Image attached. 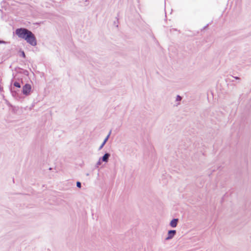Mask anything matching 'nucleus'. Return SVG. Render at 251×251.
Wrapping results in <instances>:
<instances>
[{
  "label": "nucleus",
  "mask_w": 251,
  "mask_h": 251,
  "mask_svg": "<svg viewBox=\"0 0 251 251\" xmlns=\"http://www.w3.org/2000/svg\"><path fill=\"white\" fill-rule=\"evenodd\" d=\"M181 98L180 96H178L177 97L176 100H181Z\"/></svg>",
  "instance_id": "9"
},
{
  "label": "nucleus",
  "mask_w": 251,
  "mask_h": 251,
  "mask_svg": "<svg viewBox=\"0 0 251 251\" xmlns=\"http://www.w3.org/2000/svg\"><path fill=\"white\" fill-rule=\"evenodd\" d=\"M76 186L79 187V188H80L81 187V183L80 182H77L76 183Z\"/></svg>",
  "instance_id": "8"
},
{
  "label": "nucleus",
  "mask_w": 251,
  "mask_h": 251,
  "mask_svg": "<svg viewBox=\"0 0 251 251\" xmlns=\"http://www.w3.org/2000/svg\"><path fill=\"white\" fill-rule=\"evenodd\" d=\"M14 85L16 87H18V88H20L21 87V85L18 82H15L14 83Z\"/></svg>",
  "instance_id": "6"
},
{
  "label": "nucleus",
  "mask_w": 251,
  "mask_h": 251,
  "mask_svg": "<svg viewBox=\"0 0 251 251\" xmlns=\"http://www.w3.org/2000/svg\"><path fill=\"white\" fill-rule=\"evenodd\" d=\"M31 87L30 84H25L23 88V93L25 95H28L31 91Z\"/></svg>",
  "instance_id": "2"
},
{
  "label": "nucleus",
  "mask_w": 251,
  "mask_h": 251,
  "mask_svg": "<svg viewBox=\"0 0 251 251\" xmlns=\"http://www.w3.org/2000/svg\"><path fill=\"white\" fill-rule=\"evenodd\" d=\"M109 135H108L107 136V137H106V138L105 139V140H104L103 143L101 145V148L105 144V143L106 142L107 140H108V138H109Z\"/></svg>",
  "instance_id": "7"
},
{
  "label": "nucleus",
  "mask_w": 251,
  "mask_h": 251,
  "mask_svg": "<svg viewBox=\"0 0 251 251\" xmlns=\"http://www.w3.org/2000/svg\"><path fill=\"white\" fill-rule=\"evenodd\" d=\"M178 220L177 219H174L171 221L170 225L172 227H175L176 226Z\"/></svg>",
  "instance_id": "4"
},
{
  "label": "nucleus",
  "mask_w": 251,
  "mask_h": 251,
  "mask_svg": "<svg viewBox=\"0 0 251 251\" xmlns=\"http://www.w3.org/2000/svg\"><path fill=\"white\" fill-rule=\"evenodd\" d=\"M15 34L31 46H35L37 45L36 37L30 30L25 28H18L15 30Z\"/></svg>",
  "instance_id": "1"
},
{
  "label": "nucleus",
  "mask_w": 251,
  "mask_h": 251,
  "mask_svg": "<svg viewBox=\"0 0 251 251\" xmlns=\"http://www.w3.org/2000/svg\"><path fill=\"white\" fill-rule=\"evenodd\" d=\"M176 233V230H170L168 232V236L167 239H171Z\"/></svg>",
  "instance_id": "3"
},
{
  "label": "nucleus",
  "mask_w": 251,
  "mask_h": 251,
  "mask_svg": "<svg viewBox=\"0 0 251 251\" xmlns=\"http://www.w3.org/2000/svg\"><path fill=\"white\" fill-rule=\"evenodd\" d=\"M109 155L108 153H106L104 155V156L102 157V160L103 161L106 162L107 161V159L109 157Z\"/></svg>",
  "instance_id": "5"
}]
</instances>
